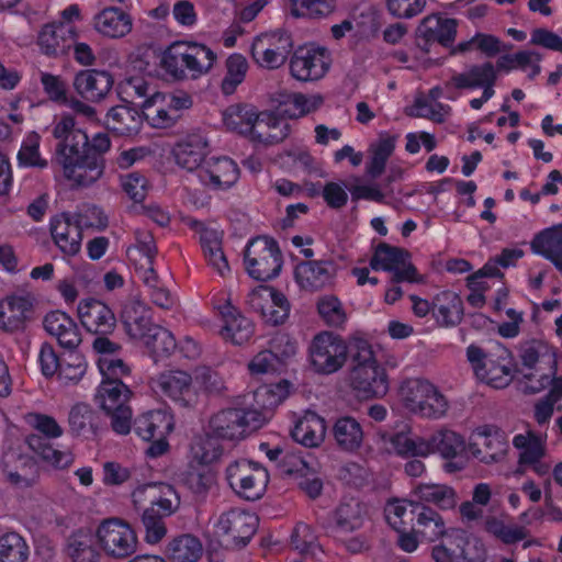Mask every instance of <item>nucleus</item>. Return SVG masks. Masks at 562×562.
<instances>
[{"label":"nucleus","mask_w":562,"mask_h":562,"mask_svg":"<svg viewBox=\"0 0 562 562\" xmlns=\"http://www.w3.org/2000/svg\"><path fill=\"white\" fill-rule=\"evenodd\" d=\"M52 134L57 139L53 162L67 180L76 187H89L102 177L103 155L111 147L108 134L99 133L89 140L87 133L76 127V120L70 114L61 115L54 123Z\"/></svg>","instance_id":"obj_1"},{"label":"nucleus","mask_w":562,"mask_h":562,"mask_svg":"<svg viewBox=\"0 0 562 562\" xmlns=\"http://www.w3.org/2000/svg\"><path fill=\"white\" fill-rule=\"evenodd\" d=\"M186 486L200 499L205 501L211 487V435L196 434L189 445Z\"/></svg>","instance_id":"obj_2"},{"label":"nucleus","mask_w":562,"mask_h":562,"mask_svg":"<svg viewBox=\"0 0 562 562\" xmlns=\"http://www.w3.org/2000/svg\"><path fill=\"white\" fill-rule=\"evenodd\" d=\"M244 262L250 278L267 282L279 276L283 263L282 252L273 238L257 236L248 243Z\"/></svg>","instance_id":"obj_3"},{"label":"nucleus","mask_w":562,"mask_h":562,"mask_svg":"<svg viewBox=\"0 0 562 562\" xmlns=\"http://www.w3.org/2000/svg\"><path fill=\"white\" fill-rule=\"evenodd\" d=\"M258 526L254 514L231 509L223 513L215 525L213 541L224 550H238L248 544Z\"/></svg>","instance_id":"obj_4"},{"label":"nucleus","mask_w":562,"mask_h":562,"mask_svg":"<svg viewBox=\"0 0 562 562\" xmlns=\"http://www.w3.org/2000/svg\"><path fill=\"white\" fill-rule=\"evenodd\" d=\"M291 33L274 30L257 35L250 47L254 61L266 69H278L285 64L293 50Z\"/></svg>","instance_id":"obj_5"},{"label":"nucleus","mask_w":562,"mask_h":562,"mask_svg":"<svg viewBox=\"0 0 562 562\" xmlns=\"http://www.w3.org/2000/svg\"><path fill=\"white\" fill-rule=\"evenodd\" d=\"M97 538L104 552L114 559H126L137 550L135 530L121 518L104 519L97 529Z\"/></svg>","instance_id":"obj_6"},{"label":"nucleus","mask_w":562,"mask_h":562,"mask_svg":"<svg viewBox=\"0 0 562 562\" xmlns=\"http://www.w3.org/2000/svg\"><path fill=\"white\" fill-rule=\"evenodd\" d=\"M134 431L145 441H151L146 453L151 458L168 451L167 436L173 430L172 416L164 411H150L138 416L133 424Z\"/></svg>","instance_id":"obj_7"},{"label":"nucleus","mask_w":562,"mask_h":562,"mask_svg":"<svg viewBox=\"0 0 562 562\" xmlns=\"http://www.w3.org/2000/svg\"><path fill=\"white\" fill-rule=\"evenodd\" d=\"M409 258L411 254L407 250L380 243L370 259V267L373 270L383 269L393 272L392 282L394 283L402 281L422 283L424 279L418 274Z\"/></svg>","instance_id":"obj_8"},{"label":"nucleus","mask_w":562,"mask_h":562,"mask_svg":"<svg viewBox=\"0 0 562 562\" xmlns=\"http://www.w3.org/2000/svg\"><path fill=\"white\" fill-rule=\"evenodd\" d=\"M348 351L346 342L339 336L322 333L314 337L311 345V363L316 372L330 374L345 364Z\"/></svg>","instance_id":"obj_9"},{"label":"nucleus","mask_w":562,"mask_h":562,"mask_svg":"<svg viewBox=\"0 0 562 562\" xmlns=\"http://www.w3.org/2000/svg\"><path fill=\"white\" fill-rule=\"evenodd\" d=\"M331 64L329 52L314 44L299 46L290 59L291 76L299 81L323 78Z\"/></svg>","instance_id":"obj_10"},{"label":"nucleus","mask_w":562,"mask_h":562,"mask_svg":"<svg viewBox=\"0 0 562 562\" xmlns=\"http://www.w3.org/2000/svg\"><path fill=\"white\" fill-rule=\"evenodd\" d=\"M209 154V138L206 134L191 133L173 148V156L178 166L189 170H198L200 180L204 184L211 183V172L202 164Z\"/></svg>","instance_id":"obj_11"},{"label":"nucleus","mask_w":562,"mask_h":562,"mask_svg":"<svg viewBox=\"0 0 562 562\" xmlns=\"http://www.w3.org/2000/svg\"><path fill=\"white\" fill-rule=\"evenodd\" d=\"M261 414L257 411H244L239 408H227L218 412L213 418V436L224 439H238L247 430L259 427Z\"/></svg>","instance_id":"obj_12"},{"label":"nucleus","mask_w":562,"mask_h":562,"mask_svg":"<svg viewBox=\"0 0 562 562\" xmlns=\"http://www.w3.org/2000/svg\"><path fill=\"white\" fill-rule=\"evenodd\" d=\"M295 352L296 347L286 335L277 336L271 340L269 349L258 352L251 359L248 369L252 374L278 372Z\"/></svg>","instance_id":"obj_13"},{"label":"nucleus","mask_w":562,"mask_h":562,"mask_svg":"<svg viewBox=\"0 0 562 562\" xmlns=\"http://www.w3.org/2000/svg\"><path fill=\"white\" fill-rule=\"evenodd\" d=\"M114 77L108 70L85 69L76 74L72 86L76 93L85 101L99 103L111 92Z\"/></svg>","instance_id":"obj_14"},{"label":"nucleus","mask_w":562,"mask_h":562,"mask_svg":"<svg viewBox=\"0 0 562 562\" xmlns=\"http://www.w3.org/2000/svg\"><path fill=\"white\" fill-rule=\"evenodd\" d=\"M497 71L495 66L487 61L481 65H473L468 71L454 74L446 88L453 87L458 90L482 88V98L488 101L495 93L494 86L497 81Z\"/></svg>","instance_id":"obj_15"},{"label":"nucleus","mask_w":562,"mask_h":562,"mask_svg":"<svg viewBox=\"0 0 562 562\" xmlns=\"http://www.w3.org/2000/svg\"><path fill=\"white\" fill-rule=\"evenodd\" d=\"M350 384L357 396L362 400L383 397L389 391L387 373L380 364L351 368Z\"/></svg>","instance_id":"obj_16"},{"label":"nucleus","mask_w":562,"mask_h":562,"mask_svg":"<svg viewBox=\"0 0 562 562\" xmlns=\"http://www.w3.org/2000/svg\"><path fill=\"white\" fill-rule=\"evenodd\" d=\"M77 33L70 23L53 22L45 24L37 35V45L48 57L67 55L75 44Z\"/></svg>","instance_id":"obj_17"},{"label":"nucleus","mask_w":562,"mask_h":562,"mask_svg":"<svg viewBox=\"0 0 562 562\" xmlns=\"http://www.w3.org/2000/svg\"><path fill=\"white\" fill-rule=\"evenodd\" d=\"M506 447L502 434L496 428L486 425L473 432L468 449L475 459L490 464L498 462L504 457Z\"/></svg>","instance_id":"obj_18"},{"label":"nucleus","mask_w":562,"mask_h":562,"mask_svg":"<svg viewBox=\"0 0 562 562\" xmlns=\"http://www.w3.org/2000/svg\"><path fill=\"white\" fill-rule=\"evenodd\" d=\"M78 316L82 326L94 335H110L116 327L112 310L102 301L86 299L78 304Z\"/></svg>","instance_id":"obj_19"},{"label":"nucleus","mask_w":562,"mask_h":562,"mask_svg":"<svg viewBox=\"0 0 562 562\" xmlns=\"http://www.w3.org/2000/svg\"><path fill=\"white\" fill-rule=\"evenodd\" d=\"M218 314L221 322L218 335L224 341L233 345H243L254 335L252 322L233 306L229 300L218 307Z\"/></svg>","instance_id":"obj_20"},{"label":"nucleus","mask_w":562,"mask_h":562,"mask_svg":"<svg viewBox=\"0 0 562 562\" xmlns=\"http://www.w3.org/2000/svg\"><path fill=\"white\" fill-rule=\"evenodd\" d=\"M34 300L30 295H9L0 301V329L14 333L33 318Z\"/></svg>","instance_id":"obj_21"},{"label":"nucleus","mask_w":562,"mask_h":562,"mask_svg":"<svg viewBox=\"0 0 562 562\" xmlns=\"http://www.w3.org/2000/svg\"><path fill=\"white\" fill-rule=\"evenodd\" d=\"M417 45L426 53L432 43H439L449 47L456 40L457 21L454 19H442L437 15L425 18L416 30Z\"/></svg>","instance_id":"obj_22"},{"label":"nucleus","mask_w":562,"mask_h":562,"mask_svg":"<svg viewBox=\"0 0 562 562\" xmlns=\"http://www.w3.org/2000/svg\"><path fill=\"white\" fill-rule=\"evenodd\" d=\"M49 231L54 244L64 256L74 257L81 249L82 232L71 213L63 212L50 220Z\"/></svg>","instance_id":"obj_23"},{"label":"nucleus","mask_w":562,"mask_h":562,"mask_svg":"<svg viewBox=\"0 0 562 562\" xmlns=\"http://www.w3.org/2000/svg\"><path fill=\"white\" fill-rule=\"evenodd\" d=\"M333 260H308L295 267V279L300 286L307 291H318L329 285L336 274Z\"/></svg>","instance_id":"obj_24"},{"label":"nucleus","mask_w":562,"mask_h":562,"mask_svg":"<svg viewBox=\"0 0 562 562\" xmlns=\"http://www.w3.org/2000/svg\"><path fill=\"white\" fill-rule=\"evenodd\" d=\"M44 329L55 337L60 347L75 350L82 341L77 323L65 312L52 311L43 319Z\"/></svg>","instance_id":"obj_25"},{"label":"nucleus","mask_w":562,"mask_h":562,"mask_svg":"<svg viewBox=\"0 0 562 562\" xmlns=\"http://www.w3.org/2000/svg\"><path fill=\"white\" fill-rule=\"evenodd\" d=\"M121 322L128 337L137 341L150 333L151 327L157 326L151 321L150 308L137 299H132L124 305Z\"/></svg>","instance_id":"obj_26"},{"label":"nucleus","mask_w":562,"mask_h":562,"mask_svg":"<svg viewBox=\"0 0 562 562\" xmlns=\"http://www.w3.org/2000/svg\"><path fill=\"white\" fill-rule=\"evenodd\" d=\"M121 99L130 104H137L142 109L149 103L164 101V93L156 90V87L143 76L125 78L119 83Z\"/></svg>","instance_id":"obj_27"},{"label":"nucleus","mask_w":562,"mask_h":562,"mask_svg":"<svg viewBox=\"0 0 562 562\" xmlns=\"http://www.w3.org/2000/svg\"><path fill=\"white\" fill-rule=\"evenodd\" d=\"M274 112L263 111L254 127L251 138L265 146H271L283 142L290 134V125Z\"/></svg>","instance_id":"obj_28"},{"label":"nucleus","mask_w":562,"mask_h":562,"mask_svg":"<svg viewBox=\"0 0 562 562\" xmlns=\"http://www.w3.org/2000/svg\"><path fill=\"white\" fill-rule=\"evenodd\" d=\"M132 27V16L117 7L105 8L94 16L95 31L110 38L124 37Z\"/></svg>","instance_id":"obj_29"},{"label":"nucleus","mask_w":562,"mask_h":562,"mask_svg":"<svg viewBox=\"0 0 562 562\" xmlns=\"http://www.w3.org/2000/svg\"><path fill=\"white\" fill-rule=\"evenodd\" d=\"M68 425L72 435L91 438L98 435L103 423L98 411L86 403H77L68 413Z\"/></svg>","instance_id":"obj_30"},{"label":"nucleus","mask_w":562,"mask_h":562,"mask_svg":"<svg viewBox=\"0 0 562 562\" xmlns=\"http://www.w3.org/2000/svg\"><path fill=\"white\" fill-rule=\"evenodd\" d=\"M292 438L307 448L318 447L325 439L326 425L323 417L307 411L291 430Z\"/></svg>","instance_id":"obj_31"},{"label":"nucleus","mask_w":562,"mask_h":562,"mask_svg":"<svg viewBox=\"0 0 562 562\" xmlns=\"http://www.w3.org/2000/svg\"><path fill=\"white\" fill-rule=\"evenodd\" d=\"M530 246L535 254L549 259L558 270L562 271V224L537 234Z\"/></svg>","instance_id":"obj_32"},{"label":"nucleus","mask_w":562,"mask_h":562,"mask_svg":"<svg viewBox=\"0 0 562 562\" xmlns=\"http://www.w3.org/2000/svg\"><path fill=\"white\" fill-rule=\"evenodd\" d=\"M97 532L79 529L67 539L66 553L74 562H98Z\"/></svg>","instance_id":"obj_33"},{"label":"nucleus","mask_w":562,"mask_h":562,"mask_svg":"<svg viewBox=\"0 0 562 562\" xmlns=\"http://www.w3.org/2000/svg\"><path fill=\"white\" fill-rule=\"evenodd\" d=\"M14 460L5 462L4 471L8 481L18 488H27L33 486L40 477V467L37 462L29 456H11Z\"/></svg>","instance_id":"obj_34"},{"label":"nucleus","mask_w":562,"mask_h":562,"mask_svg":"<svg viewBox=\"0 0 562 562\" xmlns=\"http://www.w3.org/2000/svg\"><path fill=\"white\" fill-rule=\"evenodd\" d=\"M331 432L337 446L344 451L355 452L362 445V427L360 423L351 416L337 418Z\"/></svg>","instance_id":"obj_35"},{"label":"nucleus","mask_w":562,"mask_h":562,"mask_svg":"<svg viewBox=\"0 0 562 562\" xmlns=\"http://www.w3.org/2000/svg\"><path fill=\"white\" fill-rule=\"evenodd\" d=\"M412 495L419 504L431 503L440 509H452L457 505L456 492L451 486L445 484H417Z\"/></svg>","instance_id":"obj_36"},{"label":"nucleus","mask_w":562,"mask_h":562,"mask_svg":"<svg viewBox=\"0 0 562 562\" xmlns=\"http://www.w3.org/2000/svg\"><path fill=\"white\" fill-rule=\"evenodd\" d=\"M408 505L412 507L411 514L417 516L420 532L429 541H436L443 536L449 538L450 531L445 529V521L436 510L418 502H411Z\"/></svg>","instance_id":"obj_37"},{"label":"nucleus","mask_w":562,"mask_h":562,"mask_svg":"<svg viewBox=\"0 0 562 562\" xmlns=\"http://www.w3.org/2000/svg\"><path fill=\"white\" fill-rule=\"evenodd\" d=\"M259 113L250 104L229 105L223 112V123L231 130L244 135H252Z\"/></svg>","instance_id":"obj_38"},{"label":"nucleus","mask_w":562,"mask_h":562,"mask_svg":"<svg viewBox=\"0 0 562 562\" xmlns=\"http://www.w3.org/2000/svg\"><path fill=\"white\" fill-rule=\"evenodd\" d=\"M432 306L437 308V319L442 326H456L463 318V302L454 292L443 291L437 294L434 297Z\"/></svg>","instance_id":"obj_39"},{"label":"nucleus","mask_w":562,"mask_h":562,"mask_svg":"<svg viewBox=\"0 0 562 562\" xmlns=\"http://www.w3.org/2000/svg\"><path fill=\"white\" fill-rule=\"evenodd\" d=\"M202 554L203 547L200 540L188 533L173 538L166 549L169 562H198Z\"/></svg>","instance_id":"obj_40"},{"label":"nucleus","mask_w":562,"mask_h":562,"mask_svg":"<svg viewBox=\"0 0 562 562\" xmlns=\"http://www.w3.org/2000/svg\"><path fill=\"white\" fill-rule=\"evenodd\" d=\"M139 124L138 112L127 105L112 106L105 115L108 130L121 136L136 133Z\"/></svg>","instance_id":"obj_41"},{"label":"nucleus","mask_w":562,"mask_h":562,"mask_svg":"<svg viewBox=\"0 0 562 562\" xmlns=\"http://www.w3.org/2000/svg\"><path fill=\"white\" fill-rule=\"evenodd\" d=\"M430 454L439 453L443 459H456L467 449L464 438L453 430L440 429L428 438Z\"/></svg>","instance_id":"obj_42"},{"label":"nucleus","mask_w":562,"mask_h":562,"mask_svg":"<svg viewBox=\"0 0 562 562\" xmlns=\"http://www.w3.org/2000/svg\"><path fill=\"white\" fill-rule=\"evenodd\" d=\"M396 136L386 133L380 134L379 139L370 145V161L366 172L371 179L379 178L385 170L386 161L395 149Z\"/></svg>","instance_id":"obj_43"},{"label":"nucleus","mask_w":562,"mask_h":562,"mask_svg":"<svg viewBox=\"0 0 562 562\" xmlns=\"http://www.w3.org/2000/svg\"><path fill=\"white\" fill-rule=\"evenodd\" d=\"M140 342L147 348L150 357L156 362L170 357L177 348L172 333L160 325L151 327V331Z\"/></svg>","instance_id":"obj_44"},{"label":"nucleus","mask_w":562,"mask_h":562,"mask_svg":"<svg viewBox=\"0 0 562 562\" xmlns=\"http://www.w3.org/2000/svg\"><path fill=\"white\" fill-rule=\"evenodd\" d=\"M191 382L192 376L181 370L164 372L158 379L162 393L173 401L181 403L182 406L189 404L184 396L190 392Z\"/></svg>","instance_id":"obj_45"},{"label":"nucleus","mask_w":562,"mask_h":562,"mask_svg":"<svg viewBox=\"0 0 562 562\" xmlns=\"http://www.w3.org/2000/svg\"><path fill=\"white\" fill-rule=\"evenodd\" d=\"M291 549L299 552L303 558H310V560H321L324 555V551L321 544L317 542V537L314 535L312 528L303 522L295 526L291 535Z\"/></svg>","instance_id":"obj_46"},{"label":"nucleus","mask_w":562,"mask_h":562,"mask_svg":"<svg viewBox=\"0 0 562 562\" xmlns=\"http://www.w3.org/2000/svg\"><path fill=\"white\" fill-rule=\"evenodd\" d=\"M131 395V390L121 380H103L95 397L105 412L125 405Z\"/></svg>","instance_id":"obj_47"},{"label":"nucleus","mask_w":562,"mask_h":562,"mask_svg":"<svg viewBox=\"0 0 562 562\" xmlns=\"http://www.w3.org/2000/svg\"><path fill=\"white\" fill-rule=\"evenodd\" d=\"M449 539L460 548V557L464 562H486L487 550L477 537L468 536L461 529H451Z\"/></svg>","instance_id":"obj_48"},{"label":"nucleus","mask_w":562,"mask_h":562,"mask_svg":"<svg viewBox=\"0 0 562 562\" xmlns=\"http://www.w3.org/2000/svg\"><path fill=\"white\" fill-rule=\"evenodd\" d=\"M181 55L183 70L192 79L200 77L211 67V48L204 45L183 43Z\"/></svg>","instance_id":"obj_49"},{"label":"nucleus","mask_w":562,"mask_h":562,"mask_svg":"<svg viewBox=\"0 0 562 562\" xmlns=\"http://www.w3.org/2000/svg\"><path fill=\"white\" fill-rule=\"evenodd\" d=\"M432 392V384L427 380L408 379L400 386V398L405 408L414 414H418L424 397Z\"/></svg>","instance_id":"obj_50"},{"label":"nucleus","mask_w":562,"mask_h":562,"mask_svg":"<svg viewBox=\"0 0 562 562\" xmlns=\"http://www.w3.org/2000/svg\"><path fill=\"white\" fill-rule=\"evenodd\" d=\"M26 441L30 449L38 458L56 468L63 469L72 461L69 453L55 449L48 439L40 435H31L27 437Z\"/></svg>","instance_id":"obj_51"},{"label":"nucleus","mask_w":562,"mask_h":562,"mask_svg":"<svg viewBox=\"0 0 562 562\" xmlns=\"http://www.w3.org/2000/svg\"><path fill=\"white\" fill-rule=\"evenodd\" d=\"M30 549L18 532L10 531L0 536V562H26Z\"/></svg>","instance_id":"obj_52"},{"label":"nucleus","mask_w":562,"mask_h":562,"mask_svg":"<svg viewBox=\"0 0 562 562\" xmlns=\"http://www.w3.org/2000/svg\"><path fill=\"white\" fill-rule=\"evenodd\" d=\"M362 506L357 499L344 501L334 513L336 527L344 532L353 531L362 525Z\"/></svg>","instance_id":"obj_53"},{"label":"nucleus","mask_w":562,"mask_h":562,"mask_svg":"<svg viewBox=\"0 0 562 562\" xmlns=\"http://www.w3.org/2000/svg\"><path fill=\"white\" fill-rule=\"evenodd\" d=\"M226 76L222 80L221 90L225 95L233 94L244 81L247 70V59L240 54H232L225 61Z\"/></svg>","instance_id":"obj_54"},{"label":"nucleus","mask_w":562,"mask_h":562,"mask_svg":"<svg viewBox=\"0 0 562 562\" xmlns=\"http://www.w3.org/2000/svg\"><path fill=\"white\" fill-rule=\"evenodd\" d=\"M290 385L288 380H282L276 384L262 385L254 392L255 403L261 409H272L288 397Z\"/></svg>","instance_id":"obj_55"},{"label":"nucleus","mask_w":562,"mask_h":562,"mask_svg":"<svg viewBox=\"0 0 562 562\" xmlns=\"http://www.w3.org/2000/svg\"><path fill=\"white\" fill-rule=\"evenodd\" d=\"M268 483L269 473L267 469L259 463L235 493L246 501L254 502L265 495Z\"/></svg>","instance_id":"obj_56"},{"label":"nucleus","mask_w":562,"mask_h":562,"mask_svg":"<svg viewBox=\"0 0 562 562\" xmlns=\"http://www.w3.org/2000/svg\"><path fill=\"white\" fill-rule=\"evenodd\" d=\"M239 178V168L234 160L227 157L217 158L213 162V188L228 189Z\"/></svg>","instance_id":"obj_57"},{"label":"nucleus","mask_w":562,"mask_h":562,"mask_svg":"<svg viewBox=\"0 0 562 562\" xmlns=\"http://www.w3.org/2000/svg\"><path fill=\"white\" fill-rule=\"evenodd\" d=\"M164 518L154 506L143 512L140 520L145 529V541L147 543H158L166 536L167 528Z\"/></svg>","instance_id":"obj_58"},{"label":"nucleus","mask_w":562,"mask_h":562,"mask_svg":"<svg viewBox=\"0 0 562 562\" xmlns=\"http://www.w3.org/2000/svg\"><path fill=\"white\" fill-rule=\"evenodd\" d=\"M146 120L156 128L173 126L180 119V114L172 112L166 104L149 103L143 109Z\"/></svg>","instance_id":"obj_59"},{"label":"nucleus","mask_w":562,"mask_h":562,"mask_svg":"<svg viewBox=\"0 0 562 562\" xmlns=\"http://www.w3.org/2000/svg\"><path fill=\"white\" fill-rule=\"evenodd\" d=\"M293 7L292 14L300 16L299 7L313 19L330 15L336 10V0H289Z\"/></svg>","instance_id":"obj_60"},{"label":"nucleus","mask_w":562,"mask_h":562,"mask_svg":"<svg viewBox=\"0 0 562 562\" xmlns=\"http://www.w3.org/2000/svg\"><path fill=\"white\" fill-rule=\"evenodd\" d=\"M86 370L85 358L78 353H70L67 359L61 361L57 375L65 384L78 383L85 375Z\"/></svg>","instance_id":"obj_61"},{"label":"nucleus","mask_w":562,"mask_h":562,"mask_svg":"<svg viewBox=\"0 0 562 562\" xmlns=\"http://www.w3.org/2000/svg\"><path fill=\"white\" fill-rule=\"evenodd\" d=\"M348 356L351 358L352 368L378 366L371 345L361 338H355L347 346Z\"/></svg>","instance_id":"obj_62"},{"label":"nucleus","mask_w":562,"mask_h":562,"mask_svg":"<svg viewBox=\"0 0 562 562\" xmlns=\"http://www.w3.org/2000/svg\"><path fill=\"white\" fill-rule=\"evenodd\" d=\"M19 165L23 167H32L44 169L48 166V161L42 158L40 154L38 136L35 135L24 142L18 154Z\"/></svg>","instance_id":"obj_63"},{"label":"nucleus","mask_w":562,"mask_h":562,"mask_svg":"<svg viewBox=\"0 0 562 562\" xmlns=\"http://www.w3.org/2000/svg\"><path fill=\"white\" fill-rule=\"evenodd\" d=\"M183 49V43H176L171 45L162 55L161 67L171 76L173 79L182 80L188 77L184 72L182 63L183 58L181 50Z\"/></svg>","instance_id":"obj_64"}]
</instances>
